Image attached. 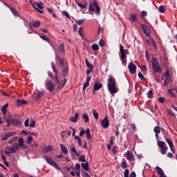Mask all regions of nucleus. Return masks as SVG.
Instances as JSON below:
<instances>
[{
    "mask_svg": "<svg viewBox=\"0 0 177 177\" xmlns=\"http://www.w3.org/2000/svg\"><path fill=\"white\" fill-rule=\"evenodd\" d=\"M107 87L111 95L117 93V82H115V79L111 75H109Z\"/></svg>",
    "mask_w": 177,
    "mask_h": 177,
    "instance_id": "f257e3e1",
    "label": "nucleus"
},
{
    "mask_svg": "<svg viewBox=\"0 0 177 177\" xmlns=\"http://www.w3.org/2000/svg\"><path fill=\"white\" fill-rule=\"evenodd\" d=\"M95 8L96 9L95 13L100 15V7L97 5V2H96V1L90 0L89 11L92 12H95Z\"/></svg>",
    "mask_w": 177,
    "mask_h": 177,
    "instance_id": "f03ea898",
    "label": "nucleus"
},
{
    "mask_svg": "<svg viewBox=\"0 0 177 177\" xmlns=\"http://www.w3.org/2000/svg\"><path fill=\"white\" fill-rule=\"evenodd\" d=\"M152 68L154 73H162V69H161L160 63L156 58H152Z\"/></svg>",
    "mask_w": 177,
    "mask_h": 177,
    "instance_id": "7ed1b4c3",
    "label": "nucleus"
},
{
    "mask_svg": "<svg viewBox=\"0 0 177 177\" xmlns=\"http://www.w3.org/2000/svg\"><path fill=\"white\" fill-rule=\"evenodd\" d=\"M44 159L46 161L47 164H49V165H51V167H53L58 171H60V167H59V165L55 160L52 159V158L49 156H44Z\"/></svg>",
    "mask_w": 177,
    "mask_h": 177,
    "instance_id": "20e7f679",
    "label": "nucleus"
},
{
    "mask_svg": "<svg viewBox=\"0 0 177 177\" xmlns=\"http://www.w3.org/2000/svg\"><path fill=\"white\" fill-rule=\"evenodd\" d=\"M24 147V140L21 138L19 139V143H14L12 146L14 153H16L19 150V147Z\"/></svg>",
    "mask_w": 177,
    "mask_h": 177,
    "instance_id": "39448f33",
    "label": "nucleus"
},
{
    "mask_svg": "<svg viewBox=\"0 0 177 177\" xmlns=\"http://www.w3.org/2000/svg\"><path fill=\"white\" fill-rule=\"evenodd\" d=\"M163 75L165 77L163 85L164 86H168V85H169V82H171V75L169 74V70L167 69V71L163 73Z\"/></svg>",
    "mask_w": 177,
    "mask_h": 177,
    "instance_id": "423d86ee",
    "label": "nucleus"
},
{
    "mask_svg": "<svg viewBox=\"0 0 177 177\" xmlns=\"http://www.w3.org/2000/svg\"><path fill=\"white\" fill-rule=\"evenodd\" d=\"M120 52L121 55V59H127V55H129V50L124 48L122 44H120Z\"/></svg>",
    "mask_w": 177,
    "mask_h": 177,
    "instance_id": "0eeeda50",
    "label": "nucleus"
},
{
    "mask_svg": "<svg viewBox=\"0 0 177 177\" xmlns=\"http://www.w3.org/2000/svg\"><path fill=\"white\" fill-rule=\"evenodd\" d=\"M46 89L49 91V92H53L55 91V84L49 80L46 81Z\"/></svg>",
    "mask_w": 177,
    "mask_h": 177,
    "instance_id": "6e6552de",
    "label": "nucleus"
},
{
    "mask_svg": "<svg viewBox=\"0 0 177 177\" xmlns=\"http://www.w3.org/2000/svg\"><path fill=\"white\" fill-rule=\"evenodd\" d=\"M141 28H142L144 34H145V35H147V37H149V35H150V34H151V31L150 30V28H149L147 25L142 24Z\"/></svg>",
    "mask_w": 177,
    "mask_h": 177,
    "instance_id": "1a4fd4ad",
    "label": "nucleus"
},
{
    "mask_svg": "<svg viewBox=\"0 0 177 177\" xmlns=\"http://www.w3.org/2000/svg\"><path fill=\"white\" fill-rule=\"evenodd\" d=\"M43 5H44V3H35L32 5V8H34V9H35L36 10H38V12H39V13H44V11L39 10V9L44 8Z\"/></svg>",
    "mask_w": 177,
    "mask_h": 177,
    "instance_id": "9d476101",
    "label": "nucleus"
},
{
    "mask_svg": "<svg viewBox=\"0 0 177 177\" xmlns=\"http://www.w3.org/2000/svg\"><path fill=\"white\" fill-rule=\"evenodd\" d=\"M128 67L130 74H135V73H136V65H135L133 62H131Z\"/></svg>",
    "mask_w": 177,
    "mask_h": 177,
    "instance_id": "9b49d317",
    "label": "nucleus"
},
{
    "mask_svg": "<svg viewBox=\"0 0 177 177\" xmlns=\"http://www.w3.org/2000/svg\"><path fill=\"white\" fill-rule=\"evenodd\" d=\"M101 125L103 128H109L110 126V122H109V118L107 115L102 120Z\"/></svg>",
    "mask_w": 177,
    "mask_h": 177,
    "instance_id": "f8f14e48",
    "label": "nucleus"
},
{
    "mask_svg": "<svg viewBox=\"0 0 177 177\" xmlns=\"http://www.w3.org/2000/svg\"><path fill=\"white\" fill-rule=\"evenodd\" d=\"M126 158L129 160V161H135L136 160L133 153L131 151H127Z\"/></svg>",
    "mask_w": 177,
    "mask_h": 177,
    "instance_id": "ddd939ff",
    "label": "nucleus"
},
{
    "mask_svg": "<svg viewBox=\"0 0 177 177\" xmlns=\"http://www.w3.org/2000/svg\"><path fill=\"white\" fill-rule=\"evenodd\" d=\"M15 135H16V133L15 132L6 133L5 135L2 136V140H8L9 138H10L11 136H15Z\"/></svg>",
    "mask_w": 177,
    "mask_h": 177,
    "instance_id": "4468645a",
    "label": "nucleus"
},
{
    "mask_svg": "<svg viewBox=\"0 0 177 177\" xmlns=\"http://www.w3.org/2000/svg\"><path fill=\"white\" fill-rule=\"evenodd\" d=\"M53 149V146L52 145H48L47 147H45L42 149V152L43 153H49V151H52V149Z\"/></svg>",
    "mask_w": 177,
    "mask_h": 177,
    "instance_id": "2eb2a0df",
    "label": "nucleus"
},
{
    "mask_svg": "<svg viewBox=\"0 0 177 177\" xmlns=\"http://www.w3.org/2000/svg\"><path fill=\"white\" fill-rule=\"evenodd\" d=\"M102 86V83L100 82H96L94 84V87H93V93H95V91H99Z\"/></svg>",
    "mask_w": 177,
    "mask_h": 177,
    "instance_id": "dca6fc26",
    "label": "nucleus"
},
{
    "mask_svg": "<svg viewBox=\"0 0 177 177\" xmlns=\"http://www.w3.org/2000/svg\"><path fill=\"white\" fill-rule=\"evenodd\" d=\"M13 153H15V151H13L12 147H8L5 150V154H6L7 156H9V154H13Z\"/></svg>",
    "mask_w": 177,
    "mask_h": 177,
    "instance_id": "f3484780",
    "label": "nucleus"
},
{
    "mask_svg": "<svg viewBox=\"0 0 177 177\" xmlns=\"http://www.w3.org/2000/svg\"><path fill=\"white\" fill-rule=\"evenodd\" d=\"M82 168H83L84 171H89V163L88 162H85V163H82Z\"/></svg>",
    "mask_w": 177,
    "mask_h": 177,
    "instance_id": "a211bd4d",
    "label": "nucleus"
},
{
    "mask_svg": "<svg viewBox=\"0 0 177 177\" xmlns=\"http://www.w3.org/2000/svg\"><path fill=\"white\" fill-rule=\"evenodd\" d=\"M61 150L64 153V154H67L68 153V150L67 149V147L63 144L60 145Z\"/></svg>",
    "mask_w": 177,
    "mask_h": 177,
    "instance_id": "6ab92c4d",
    "label": "nucleus"
},
{
    "mask_svg": "<svg viewBox=\"0 0 177 177\" xmlns=\"http://www.w3.org/2000/svg\"><path fill=\"white\" fill-rule=\"evenodd\" d=\"M8 106H9L8 104H6L5 105H3V106L1 107V111H2L3 114V115H5V114H6V111H7V110H8Z\"/></svg>",
    "mask_w": 177,
    "mask_h": 177,
    "instance_id": "aec40b11",
    "label": "nucleus"
},
{
    "mask_svg": "<svg viewBox=\"0 0 177 177\" xmlns=\"http://www.w3.org/2000/svg\"><path fill=\"white\" fill-rule=\"evenodd\" d=\"M67 82V80L64 79L63 80H62L61 83L58 84L59 85V86L58 87V89H62V88H64V85H66Z\"/></svg>",
    "mask_w": 177,
    "mask_h": 177,
    "instance_id": "412c9836",
    "label": "nucleus"
},
{
    "mask_svg": "<svg viewBox=\"0 0 177 177\" xmlns=\"http://www.w3.org/2000/svg\"><path fill=\"white\" fill-rule=\"evenodd\" d=\"M78 117H80V114L75 113L74 116L71 118V120L72 122H77V120H78Z\"/></svg>",
    "mask_w": 177,
    "mask_h": 177,
    "instance_id": "4be33fe9",
    "label": "nucleus"
},
{
    "mask_svg": "<svg viewBox=\"0 0 177 177\" xmlns=\"http://www.w3.org/2000/svg\"><path fill=\"white\" fill-rule=\"evenodd\" d=\"M61 74H62V77H66L67 75V74H68V66L64 68Z\"/></svg>",
    "mask_w": 177,
    "mask_h": 177,
    "instance_id": "5701e85b",
    "label": "nucleus"
},
{
    "mask_svg": "<svg viewBox=\"0 0 177 177\" xmlns=\"http://www.w3.org/2000/svg\"><path fill=\"white\" fill-rule=\"evenodd\" d=\"M84 133L86 135V138L88 140L91 139V129L89 128H87L86 131H84Z\"/></svg>",
    "mask_w": 177,
    "mask_h": 177,
    "instance_id": "b1692460",
    "label": "nucleus"
},
{
    "mask_svg": "<svg viewBox=\"0 0 177 177\" xmlns=\"http://www.w3.org/2000/svg\"><path fill=\"white\" fill-rule=\"evenodd\" d=\"M85 63H86V67H88V68H95V66H93L92 64H90L88 59H85Z\"/></svg>",
    "mask_w": 177,
    "mask_h": 177,
    "instance_id": "393cba45",
    "label": "nucleus"
},
{
    "mask_svg": "<svg viewBox=\"0 0 177 177\" xmlns=\"http://www.w3.org/2000/svg\"><path fill=\"white\" fill-rule=\"evenodd\" d=\"M45 95V92L44 91H41V92H39L37 95L36 97V100H39V99L41 97H42V96H44Z\"/></svg>",
    "mask_w": 177,
    "mask_h": 177,
    "instance_id": "a878e982",
    "label": "nucleus"
},
{
    "mask_svg": "<svg viewBox=\"0 0 177 177\" xmlns=\"http://www.w3.org/2000/svg\"><path fill=\"white\" fill-rule=\"evenodd\" d=\"M156 170H157L158 175H160V176H162V175H164V171H162V169L160 168V167L157 166Z\"/></svg>",
    "mask_w": 177,
    "mask_h": 177,
    "instance_id": "bb28decb",
    "label": "nucleus"
},
{
    "mask_svg": "<svg viewBox=\"0 0 177 177\" xmlns=\"http://www.w3.org/2000/svg\"><path fill=\"white\" fill-rule=\"evenodd\" d=\"M17 102L18 103V106H22V104H27V101L24 100H17Z\"/></svg>",
    "mask_w": 177,
    "mask_h": 177,
    "instance_id": "cd10ccee",
    "label": "nucleus"
},
{
    "mask_svg": "<svg viewBox=\"0 0 177 177\" xmlns=\"http://www.w3.org/2000/svg\"><path fill=\"white\" fill-rule=\"evenodd\" d=\"M153 132H155V133H160L161 128L159 126L155 127L153 129Z\"/></svg>",
    "mask_w": 177,
    "mask_h": 177,
    "instance_id": "c85d7f7f",
    "label": "nucleus"
},
{
    "mask_svg": "<svg viewBox=\"0 0 177 177\" xmlns=\"http://www.w3.org/2000/svg\"><path fill=\"white\" fill-rule=\"evenodd\" d=\"M82 118H84V122H88V121H89V117L86 113H83Z\"/></svg>",
    "mask_w": 177,
    "mask_h": 177,
    "instance_id": "c756f323",
    "label": "nucleus"
},
{
    "mask_svg": "<svg viewBox=\"0 0 177 177\" xmlns=\"http://www.w3.org/2000/svg\"><path fill=\"white\" fill-rule=\"evenodd\" d=\"M164 143H165V142H164L161 140H158V142H157V145H158V147H160V149H162V148L165 147H164Z\"/></svg>",
    "mask_w": 177,
    "mask_h": 177,
    "instance_id": "7c9ffc66",
    "label": "nucleus"
},
{
    "mask_svg": "<svg viewBox=\"0 0 177 177\" xmlns=\"http://www.w3.org/2000/svg\"><path fill=\"white\" fill-rule=\"evenodd\" d=\"M167 143H168L171 150H172V147H174V142H172V140L166 139Z\"/></svg>",
    "mask_w": 177,
    "mask_h": 177,
    "instance_id": "2f4dec72",
    "label": "nucleus"
},
{
    "mask_svg": "<svg viewBox=\"0 0 177 177\" xmlns=\"http://www.w3.org/2000/svg\"><path fill=\"white\" fill-rule=\"evenodd\" d=\"M93 115L94 118H95V120H98V118H99V113H97V111H96V109H94L93 111Z\"/></svg>",
    "mask_w": 177,
    "mask_h": 177,
    "instance_id": "473e14b6",
    "label": "nucleus"
},
{
    "mask_svg": "<svg viewBox=\"0 0 177 177\" xmlns=\"http://www.w3.org/2000/svg\"><path fill=\"white\" fill-rule=\"evenodd\" d=\"M158 10L160 13H164L165 12V6H160L158 8Z\"/></svg>",
    "mask_w": 177,
    "mask_h": 177,
    "instance_id": "72a5a7b5",
    "label": "nucleus"
},
{
    "mask_svg": "<svg viewBox=\"0 0 177 177\" xmlns=\"http://www.w3.org/2000/svg\"><path fill=\"white\" fill-rule=\"evenodd\" d=\"M17 139H19V138H17V137H13L12 138H11V139L8 141V143L10 145V144L13 143V142H17Z\"/></svg>",
    "mask_w": 177,
    "mask_h": 177,
    "instance_id": "f704fd0d",
    "label": "nucleus"
},
{
    "mask_svg": "<svg viewBox=\"0 0 177 177\" xmlns=\"http://www.w3.org/2000/svg\"><path fill=\"white\" fill-rule=\"evenodd\" d=\"M91 48H92V49H93V50H99V45H97V44H93L92 46H91Z\"/></svg>",
    "mask_w": 177,
    "mask_h": 177,
    "instance_id": "c9c22d12",
    "label": "nucleus"
},
{
    "mask_svg": "<svg viewBox=\"0 0 177 177\" xmlns=\"http://www.w3.org/2000/svg\"><path fill=\"white\" fill-rule=\"evenodd\" d=\"M10 10H11L12 13L15 16H19V14L17 13V10H15L13 8H10Z\"/></svg>",
    "mask_w": 177,
    "mask_h": 177,
    "instance_id": "e433bc0d",
    "label": "nucleus"
},
{
    "mask_svg": "<svg viewBox=\"0 0 177 177\" xmlns=\"http://www.w3.org/2000/svg\"><path fill=\"white\" fill-rule=\"evenodd\" d=\"M84 21H85V19H79L77 21H76V23L78 26H82Z\"/></svg>",
    "mask_w": 177,
    "mask_h": 177,
    "instance_id": "4c0bfd02",
    "label": "nucleus"
},
{
    "mask_svg": "<svg viewBox=\"0 0 177 177\" xmlns=\"http://www.w3.org/2000/svg\"><path fill=\"white\" fill-rule=\"evenodd\" d=\"M39 26H41V23H39V21H35L32 24V26L35 28H37L38 27H39Z\"/></svg>",
    "mask_w": 177,
    "mask_h": 177,
    "instance_id": "58836bf2",
    "label": "nucleus"
},
{
    "mask_svg": "<svg viewBox=\"0 0 177 177\" xmlns=\"http://www.w3.org/2000/svg\"><path fill=\"white\" fill-rule=\"evenodd\" d=\"M79 160L82 161V162H86V160L85 159V155L80 156Z\"/></svg>",
    "mask_w": 177,
    "mask_h": 177,
    "instance_id": "ea45409f",
    "label": "nucleus"
},
{
    "mask_svg": "<svg viewBox=\"0 0 177 177\" xmlns=\"http://www.w3.org/2000/svg\"><path fill=\"white\" fill-rule=\"evenodd\" d=\"M40 38H41V39H44V41H46L47 42H49V41H50L49 38L46 37V35H41Z\"/></svg>",
    "mask_w": 177,
    "mask_h": 177,
    "instance_id": "a19ab883",
    "label": "nucleus"
},
{
    "mask_svg": "<svg viewBox=\"0 0 177 177\" xmlns=\"http://www.w3.org/2000/svg\"><path fill=\"white\" fill-rule=\"evenodd\" d=\"M124 177H129V169H126L124 172Z\"/></svg>",
    "mask_w": 177,
    "mask_h": 177,
    "instance_id": "79ce46f5",
    "label": "nucleus"
},
{
    "mask_svg": "<svg viewBox=\"0 0 177 177\" xmlns=\"http://www.w3.org/2000/svg\"><path fill=\"white\" fill-rule=\"evenodd\" d=\"M59 50L61 53H63V52H64V45L63 44H61L59 46Z\"/></svg>",
    "mask_w": 177,
    "mask_h": 177,
    "instance_id": "37998d69",
    "label": "nucleus"
},
{
    "mask_svg": "<svg viewBox=\"0 0 177 177\" xmlns=\"http://www.w3.org/2000/svg\"><path fill=\"white\" fill-rule=\"evenodd\" d=\"M120 167H122V168L123 169H125L126 168H128V165H127L125 162H122L121 163H120Z\"/></svg>",
    "mask_w": 177,
    "mask_h": 177,
    "instance_id": "c03bdc74",
    "label": "nucleus"
},
{
    "mask_svg": "<svg viewBox=\"0 0 177 177\" xmlns=\"http://www.w3.org/2000/svg\"><path fill=\"white\" fill-rule=\"evenodd\" d=\"M147 96L149 99H151L153 97V91H151V90L148 91Z\"/></svg>",
    "mask_w": 177,
    "mask_h": 177,
    "instance_id": "a18cd8bd",
    "label": "nucleus"
},
{
    "mask_svg": "<svg viewBox=\"0 0 177 177\" xmlns=\"http://www.w3.org/2000/svg\"><path fill=\"white\" fill-rule=\"evenodd\" d=\"M138 77L140 79H141L142 81H145V75H143V74L142 73H138Z\"/></svg>",
    "mask_w": 177,
    "mask_h": 177,
    "instance_id": "49530a36",
    "label": "nucleus"
},
{
    "mask_svg": "<svg viewBox=\"0 0 177 177\" xmlns=\"http://www.w3.org/2000/svg\"><path fill=\"white\" fill-rule=\"evenodd\" d=\"M168 93H169L170 96H171L172 97H176V95H175L174 93L172 92V90H169Z\"/></svg>",
    "mask_w": 177,
    "mask_h": 177,
    "instance_id": "de8ad7c7",
    "label": "nucleus"
},
{
    "mask_svg": "<svg viewBox=\"0 0 177 177\" xmlns=\"http://www.w3.org/2000/svg\"><path fill=\"white\" fill-rule=\"evenodd\" d=\"M62 15H64V16H66V17H67L68 19H70V15L67 11H63Z\"/></svg>",
    "mask_w": 177,
    "mask_h": 177,
    "instance_id": "09e8293b",
    "label": "nucleus"
},
{
    "mask_svg": "<svg viewBox=\"0 0 177 177\" xmlns=\"http://www.w3.org/2000/svg\"><path fill=\"white\" fill-rule=\"evenodd\" d=\"M159 103H164L165 102V98L160 97L158 98Z\"/></svg>",
    "mask_w": 177,
    "mask_h": 177,
    "instance_id": "8fccbe9b",
    "label": "nucleus"
},
{
    "mask_svg": "<svg viewBox=\"0 0 177 177\" xmlns=\"http://www.w3.org/2000/svg\"><path fill=\"white\" fill-rule=\"evenodd\" d=\"M55 80L57 84H60V80H59V75H57V74L55 75Z\"/></svg>",
    "mask_w": 177,
    "mask_h": 177,
    "instance_id": "3c124183",
    "label": "nucleus"
},
{
    "mask_svg": "<svg viewBox=\"0 0 177 177\" xmlns=\"http://www.w3.org/2000/svg\"><path fill=\"white\" fill-rule=\"evenodd\" d=\"M131 18L132 21H138V19H136V15H131Z\"/></svg>",
    "mask_w": 177,
    "mask_h": 177,
    "instance_id": "603ef678",
    "label": "nucleus"
},
{
    "mask_svg": "<svg viewBox=\"0 0 177 177\" xmlns=\"http://www.w3.org/2000/svg\"><path fill=\"white\" fill-rule=\"evenodd\" d=\"M88 86H89V83H88L87 82H86L83 84V90L85 91V89L87 88Z\"/></svg>",
    "mask_w": 177,
    "mask_h": 177,
    "instance_id": "864d4df0",
    "label": "nucleus"
},
{
    "mask_svg": "<svg viewBox=\"0 0 177 177\" xmlns=\"http://www.w3.org/2000/svg\"><path fill=\"white\" fill-rule=\"evenodd\" d=\"M112 151L113 154H117V146H113L112 148Z\"/></svg>",
    "mask_w": 177,
    "mask_h": 177,
    "instance_id": "5fc2aeb1",
    "label": "nucleus"
},
{
    "mask_svg": "<svg viewBox=\"0 0 177 177\" xmlns=\"http://www.w3.org/2000/svg\"><path fill=\"white\" fill-rule=\"evenodd\" d=\"M32 142V136H28L27 138V143L30 144Z\"/></svg>",
    "mask_w": 177,
    "mask_h": 177,
    "instance_id": "6e6d98bb",
    "label": "nucleus"
},
{
    "mask_svg": "<svg viewBox=\"0 0 177 177\" xmlns=\"http://www.w3.org/2000/svg\"><path fill=\"white\" fill-rule=\"evenodd\" d=\"M160 149H162L160 151L161 154H167V149H165V147Z\"/></svg>",
    "mask_w": 177,
    "mask_h": 177,
    "instance_id": "4d7b16f0",
    "label": "nucleus"
},
{
    "mask_svg": "<svg viewBox=\"0 0 177 177\" xmlns=\"http://www.w3.org/2000/svg\"><path fill=\"white\" fill-rule=\"evenodd\" d=\"M35 127V121L32 120L30 123V128H34Z\"/></svg>",
    "mask_w": 177,
    "mask_h": 177,
    "instance_id": "13d9d810",
    "label": "nucleus"
},
{
    "mask_svg": "<svg viewBox=\"0 0 177 177\" xmlns=\"http://www.w3.org/2000/svg\"><path fill=\"white\" fill-rule=\"evenodd\" d=\"M146 16H147V12L142 11V12H141V17H146Z\"/></svg>",
    "mask_w": 177,
    "mask_h": 177,
    "instance_id": "bf43d9fd",
    "label": "nucleus"
},
{
    "mask_svg": "<svg viewBox=\"0 0 177 177\" xmlns=\"http://www.w3.org/2000/svg\"><path fill=\"white\" fill-rule=\"evenodd\" d=\"M25 127H28L30 125V120L27 119L24 122Z\"/></svg>",
    "mask_w": 177,
    "mask_h": 177,
    "instance_id": "052dcab7",
    "label": "nucleus"
},
{
    "mask_svg": "<svg viewBox=\"0 0 177 177\" xmlns=\"http://www.w3.org/2000/svg\"><path fill=\"white\" fill-rule=\"evenodd\" d=\"M77 6H79V8H82V9H85L86 8L85 6L82 3H77Z\"/></svg>",
    "mask_w": 177,
    "mask_h": 177,
    "instance_id": "680f3d73",
    "label": "nucleus"
},
{
    "mask_svg": "<svg viewBox=\"0 0 177 177\" xmlns=\"http://www.w3.org/2000/svg\"><path fill=\"white\" fill-rule=\"evenodd\" d=\"M48 75L51 78V80H53V73H52V72L48 71Z\"/></svg>",
    "mask_w": 177,
    "mask_h": 177,
    "instance_id": "e2e57ef3",
    "label": "nucleus"
},
{
    "mask_svg": "<svg viewBox=\"0 0 177 177\" xmlns=\"http://www.w3.org/2000/svg\"><path fill=\"white\" fill-rule=\"evenodd\" d=\"M99 45H100V46H104V41L101 39L99 41Z\"/></svg>",
    "mask_w": 177,
    "mask_h": 177,
    "instance_id": "0e129e2a",
    "label": "nucleus"
},
{
    "mask_svg": "<svg viewBox=\"0 0 177 177\" xmlns=\"http://www.w3.org/2000/svg\"><path fill=\"white\" fill-rule=\"evenodd\" d=\"M92 71H93V68L87 69V71H86L87 75H89V74H91V73H92Z\"/></svg>",
    "mask_w": 177,
    "mask_h": 177,
    "instance_id": "69168bd1",
    "label": "nucleus"
},
{
    "mask_svg": "<svg viewBox=\"0 0 177 177\" xmlns=\"http://www.w3.org/2000/svg\"><path fill=\"white\" fill-rule=\"evenodd\" d=\"M59 64L60 66H63L64 64V59H59Z\"/></svg>",
    "mask_w": 177,
    "mask_h": 177,
    "instance_id": "338daca9",
    "label": "nucleus"
},
{
    "mask_svg": "<svg viewBox=\"0 0 177 177\" xmlns=\"http://www.w3.org/2000/svg\"><path fill=\"white\" fill-rule=\"evenodd\" d=\"M130 177H136V173H135V171H132L130 174Z\"/></svg>",
    "mask_w": 177,
    "mask_h": 177,
    "instance_id": "774afa93",
    "label": "nucleus"
}]
</instances>
